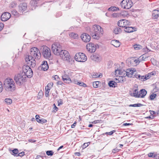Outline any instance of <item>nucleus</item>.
I'll use <instances>...</instances> for the list:
<instances>
[{
	"label": "nucleus",
	"mask_w": 159,
	"mask_h": 159,
	"mask_svg": "<svg viewBox=\"0 0 159 159\" xmlns=\"http://www.w3.org/2000/svg\"><path fill=\"white\" fill-rule=\"evenodd\" d=\"M41 57V53L39 50L36 48L34 47L30 49V55L25 59L27 64H30L32 68L36 66V61L34 59H39Z\"/></svg>",
	"instance_id": "nucleus-1"
},
{
	"label": "nucleus",
	"mask_w": 159,
	"mask_h": 159,
	"mask_svg": "<svg viewBox=\"0 0 159 159\" xmlns=\"http://www.w3.org/2000/svg\"><path fill=\"white\" fill-rule=\"evenodd\" d=\"M89 32L93 38L98 39L102 35L103 30L100 26L95 25L90 29Z\"/></svg>",
	"instance_id": "nucleus-2"
},
{
	"label": "nucleus",
	"mask_w": 159,
	"mask_h": 159,
	"mask_svg": "<svg viewBox=\"0 0 159 159\" xmlns=\"http://www.w3.org/2000/svg\"><path fill=\"white\" fill-rule=\"evenodd\" d=\"M4 88L7 91H12L15 90V85L13 80L11 78L6 79L4 83Z\"/></svg>",
	"instance_id": "nucleus-3"
},
{
	"label": "nucleus",
	"mask_w": 159,
	"mask_h": 159,
	"mask_svg": "<svg viewBox=\"0 0 159 159\" xmlns=\"http://www.w3.org/2000/svg\"><path fill=\"white\" fill-rule=\"evenodd\" d=\"M40 50L44 57L49 60L51 58V51L49 48L46 46H43L42 47Z\"/></svg>",
	"instance_id": "nucleus-4"
},
{
	"label": "nucleus",
	"mask_w": 159,
	"mask_h": 159,
	"mask_svg": "<svg viewBox=\"0 0 159 159\" xmlns=\"http://www.w3.org/2000/svg\"><path fill=\"white\" fill-rule=\"evenodd\" d=\"M23 74V73L18 74L15 76L14 80L16 84L19 85H21L23 82L26 81V77L24 76Z\"/></svg>",
	"instance_id": "nucleus-5"
},
{
	"label": "nucleus",
	"mask_w": 159,
	"mask_h": 159,
	"mask_svg": "<svg viewBox=\"0 0 159 159\" xmlns=\"http://www.w3.org/2000/svg\"><path fill=\"white\" fill-rule=\"evenodd\" d=\"M52 50L53 53L56 55L60 54L62 51L61 46L59 43H55L52 46Z\"/></svg>",
	"instance_id": "nucleus-6"
},
{
	"label": "nucleus",
	"mask_w": 159,
	"mask_h": 159,
	"mask_svg": "<svg viewBox=\"0 0 159 159\" xmlns=\"http://www.w3.org/2000/svg\"><path fill=\"white\" fill-rule=\"evenodd\" d=\"M23 71L24 76L30 78L33 75V72L30 67L28 66L24 65L23 67Z\"/></svg>",
	"instance_id": "nucleus-7"
},
{
	"label": "nucleus",
	"mask_w": 159,
	"mask_h": 159,
	"mask_svg": "<svg viewBox=\"0 0 159 159\" xmlns=\"http://www.w3.org/2000/svg\"><path fill=\"white\" fill-rule=\"evenodd\" d=\"M75 58L78 61L84 62L86 61L87 57L84 53L79 52L76 54Z\"/></svg>",
	"instance_id": "nucleus-8"
},
{
	"label": "nucleus",
	"mask_w": 159,
	"mask_h": 159,
	"mask_svg": "<svg viewBox=\"0 0 159 159\" xmlns=\"http://www.w3.org/2000/svg\"><path fill=\"white\" fill-rule=\"evenodd\" d=\"M120 5L124 9H129L133 5V2L130 0H123L120 3Z\"/></svg>",
	"instance_id": "nucleus-9"
},
{
	"label": "nucleus",
	"mask_w": 159,
	"mask_h": 159,
	"mask_svg": "<svg viewBox=\"0 0 159 159\" xmlns=\"http://www.w3.org/2000/svg\"><path fill=\"white\" fill-rule=\"evenodd\" d=\"M118 26L125 28L126 27L129 26L131 25L130 22L125 19L120 20L117 23Z\"/></svg>",
	"instance_id": "nucleus-10"
},
{
	"label": "nucleus",
	"mask_w": 159,
	"mask_h": 159,
	"mask_svg": "<svg viewBox=\"0 0 159 159\" xmlns=\"http://www.w3.org/2000/svg\"><path fill=\"white\" fill-rule=\"evenodd\" d=\"M98 45H96L92 43H90L86 45V48L90 52H94L96 49Z\"/></svg>",
	"instance_id": "nucleus-11"
},
{
	"label": "nucleus",
	"mask_w": 159,
	"mask_h": 159,
	"mask_svg": "<svg viewBox=\"0 0 159 159\" xmlns=\"http://www.w3.org/2000/svg\"><path fill=\"white\" fill-rule=\"evenodd\" d=\"M58 55H60L64 60L69 61L70 56L69 52L66 50H62L60 54Z\"/></svg>",
	"instance_id": "nucleus-12"
},
{
	"label": "nucleus",
	"mask_w": 159,
	"mask_h": 159,
	"mask_svg": "<svg viewBox=\"0 0 159 159\" xmlns=\"http://www.w3.org/2000/svg\"><path fill=\"white\" fill-rule=\"evenodd\" d=\"M27 7V4L23 3L20 4L18 7V12L20 14H22L23 12L25 11Z\"/></svg>",
	"instance_id": "nucleus-13"
},
{
	"label": "nucleus",
	"mask_w": 159,
	"mask_h": 159,
	"mask_svg": "<svg viewBox=\"0 0 159 159\" xmlns=\"http://www.w3.org/2000/svg\"><path fill=\"white\" fill-rule=\"evenodd\" d=\"M11 17L10 13L7 12H5L1 16V20L2 21H5L9 20Z\"/></svg>",
	"instance_id": "nucleus-14"
},
{
	"label": "nucleus",
	"mask_w": 159,
	"mask_h": 159,
	"mask_svg": "<svg viewBox=\"0 0 159 159\" xmlns=\"http://www.w3.org/2000/svg\"><path fill=\"white\" fill-rule=\"evenodd\" d=\"M81 38L82 40L86 43L89 42L91 39L90 36L85 33L82 34L81 36Z\"/></svg>",
	"instance_id": "nucleus-15"
},
{
	"label": "nucleus",
	"mask_w": 159,
	"mask_h": 159,
	"mask_svg": "<svg viewBox=\"0 0 159 159\" xmlns=\"http://www.w3.org/2000/svg\"><path fill=\"white\" fill-rule=\"evenodd\" d=\"M41 70L43 71L47 70L48 68V66L47 61H44L43 62L42 64L39 67Z\"/></svg>",
	"instance_id": "nucleus-16"
},
{
	"label": "nucleus",
	"mask_w": 159,
	"mask_h": 159,
	"mask_svg": "<svg viewBox=\"0 0 159 159\" xmlns=\"http://www.w3.org/2000/svg\"><path fill=\"white\" fill-rule=\"evenodd\" d=\"M136 29L135 27L127 26L125 28L124 31L126 32L130 33L136 31Z\"/></svg>",
	"instance_id": "nucleus-17"
},
{
	"label": "nucleus",
	"mask_w": 159,
	"mask_h": 159,
	"mask_svg": "<svg viewBox=\"0 0 159 159\" xmlns=\"http://www.w3.org/2000/svg\"><path fill=\"white\" fill-rule=\"evenodd\" d=\"M152 16L153 18L154 19H157L159 16V9H155L152 11Z\"/></svg>",
	"instance_id": "nucleus-18"
},
{
	"label": "nucleus",
	"mask_w": 159,
	"mask_h": 159,
	"mask_svg": "<svg viewBox=\"0 0 159 159\" xmlns=\"http://www.w3.org/2000/svg\"><path fill=\"white\" fill-rule=\"evenodd\" d=\"M62 80L65 83H69L71 82V80L69 76L67 75H64L62 76Z\"/></svg>",
	"instance_id": "nucleus-19"
},
{
	"label": "nucleus",
	"mask_w": 159,
	"mask_h": 159,
	"mask_svg": "<svg viewBox=\"0 0 159 159\" xmlns=\"http://www.w3.org/2000/svg\"><path fill=\"white\" fill-rule=\"evenodd\" d=\"M126 72L127 76L129 77H131L132 75L134 74V73L136 72L134 69L132 70L130 69L127 70Z\"/></svg>",
	"instance_id": "nucleus-20"
},
{
	"label": "nucleus",
	"mask_w": 159,
	"mask_h": 159,
	"mask_svg": "<svg viewBox=\"0 0 159 159\" xmlns=\"http://www.w3.org/2000/svg\"><path fill=\"white\" fill-rule=\"evenodd\" d=\"M35 117L36 120L39 123L43 124L47 122V120L44 119H39L40 117L39 115H36Z\"/></svg>",
	"instance_id": "nucleus-21"
},
{
	"label": "nucleus",
	"mask_w": 159,
	"mask_h": 159,
	"mask_svg": "<svg viewBox=\"0 0 159 159\" xmlns=\"http://www.w3.org/2000/svg\"><path fill=\"white\" fill-rule=\"evenodd\" d=\"M136 78L139 79L142 81H144L149 78V76L147 75L145 76H141L140 75H136L135 77Z\"/></svg>",
	"instance_id": "nucleus-22"
},
{
	"label": "nucleus",
	"mask_w": 159,
	"mask_h": 159,
	"mask_svg": "<svg viewBox=\"0 0 159 159\" xmlns=\"http://www.w3.org/2000/svg\"><path fill=\"white\" fill-rule=\"evenodd\" d=\"M147 93V91L144 89H141L139 93V98H143L146 95Z\"/></svg>",
	"instance_id": "nucleus-23"
},
{
	"label": "nucleus",
	"mask_w": 159,
	"mask_h": 159,
	"mask_svg": "<svg viewBox=\"0 0 159 159\" xmlns=\"http://www.w3.org/2000/svg\"><path fill=\"white\" fill-rule=\"evenodd\" d=\"M115 80L116 82L113 81H111L109 82L108 85L110 87H115V85L116 84V83H118L119 82V80H118L117 79H115Z\"/></svg>",
	"instance_id": "nucleus-24"
},
{
	"label": "nucleus",
	"mask_w": 159,
	"mask_h": 159,
	"mask_svg": "<svg viewBox=\"0 0 159 159\" xmlns=\"http://www.w3.org/2000/svg\"><path fill=\"white\" fill-rule=\"evenodd\" d=\"M146 57H144V56L142 55L139 58V59L137 60H135L134 61L135 62V63L137 64V63H139L140 61H144L145 60V59H146Z\"/></svg>",
	"instance_id": "nucleus-25"
},
{
	"label": "nucleus",
	"mask_w": 159,
	"mask_h": 159,
	"mask_svg": "<svg viewBox=\"0 0 159 159\" xmlns=\"http://www.w3.org/2000/svg\"><path fill=\"white\" fill-rule=\"evenodd\" d=\"M132 94L133 96L136 98H139L140 97L138 89H134Z\"/></svg>",
	"instance_id": "nucleus-26"
},
{
	"label": "nucleus",
	"mask_w": 159,
	"mask_h": 159,
	"mask_svg": "<svg viewBox=\"0 0 159 159\" xmlns=\"http://www.w3.org/2000/svg\"><path fill=\"white\" fill-rule=\"evenodd\" d=\"M128 16V12L126 11H122L119 14V16L125 17H127Z\"/></svg>",
	"instance_id": "nucleus-27"
},
{
	"label": "nucleus",
	"mask_w": 159,
	"mask_h": 159,
	"mask_svg": "<svg viewBox=\"0 0 159 159\" xmlns=\"http://www.w3.org/2000/svg\"><path fill=\"white\" fill-rule=\"evenodd\" d=\"M113 45L115 47H118L120 45V43L117 40H114L112 41Z\"/></svg>",
	"instance_id": "nucleus-28"
},
{
	"label": "nucleus",
	"mask_w": 159,
	"mask_h": 159,
	"mask_svg": "<svg viewBox=\"0 0 159 159\" xmlns=\"http://www.w3.org/2000/svg\"><path fill=\"white\" fill-rule=\"evenodd\" d=\"M90 57L92 60L94 61H98L99 60V56L97 55H92Z\"/></svg>",
	"instance_id": "nucleus-29"
},
{
	"label": "nucleus",
	"mask_w": 159,
	"mask_h": 159,
	"mask_svg": "<svg viewBox=\"0 0 159 159\" xmlns=\"http://www.w3.org/2000/svg\"><path fill=\"white\" fill-rule=\"evenodd\" d=\"M69 36L70 37L74 39H75L77 38L78 34H77L72 32L69 34Z\"/></svg>",
	"instance_id": "nucleus-30"
},
{
	"label": "nucleus",
	"mask_w": 159,
	"mask_h": 159,
	"mask_svg": "<svg viewBox=\"0 0 159 159\" xmlns=\"http://www.w3.org/2000/svg\"><path fill=\"white\" fill-rule=\"evenodd\" d=\"M121 32V30L120 28L119 27H117L114 30V32L116 34H117Z\"/></svg>",
	"instance_id": "nucleus-31"
},
{
	"label": "nucleus",
	"mask_w": 159,
	"mask_h": 159,
	"mask_svg": "<svg viewBox=\"0 0 159 159\" xmlns=\"http://www.w3.org/2000/svg\"><path fill=\"white\" fill-rule=\"evenodd\" d=\"M121 71L120 74V76L121 77H125L126 76H127V75H126V71H125L124 70H121Z\"/></svg>",
	"instance_id": "nucleus-32"
},
{
	"label": "nucleus",
	"mask_w": 159,
	"mask_h": 159,
	"mask_svg": "<svg viewBox=\"0 0 159 159\" xmlns=\"http://www.w3.org/2000/svg\"><path fill=\"white\" fill-rule=\"evenodd\" d=\"M134 49L135 50H138L142 48V47L139 45L135 44L133 46Z\"/></svg>",
	"instance_id": "nucleus-33"
},
{
	"label": "nucleus",
	"mask_w": 159,
	"mask_h": 159,
	"mask_svg": "<svg viewBox=\"0 0 159 159\" xmlns=\"http://www.w3.org/2000/svg\"><path fill=\"white\" fill-rule=\"evenodd\" d=\"M12 155H14V156L17 157V154L19 153V151L17 149H15L13 150H12Z\"/></svg>",
	"instance_id": "nucleus-34"
},
{
	"label": "nucleus",
	"mask_w": 159,
	"mask_h": 159,
	"mask_svg": "<svg viewBox=\"0 0 159 159\" xmlns=\"http://www.w3.org/2000/svg\"><path fill=\"white\" fill-rule=\"evenodd\" d=\"M143 105V104L141 103H137L134 104H131L129 105L130 107H139L142 106Z\"/></svg>",
	"instance_id": "nucleus-35"
},
{
	"label": "nucleus",
	"mask_w": 159,
	"mask_h": 159,
	"mask_svg": "<svg viewBox=\"0 0 159 159\" xmlns=\"http://www.w3.org/2000/svg\"><path fill=\"white\" fill-rule=\"evenodd\" d=\"M102 76V75H101V74L98 75V74L97 73H94L92 76L94 78L101 77Z\"/></svg>",
	"instance_id": "nucleus-36"
},
{
	"label": "nucleus",
	"mask_w": 159,
	"mask_h": 159,
	"mask_svg": "<svg viewBox=\"0 0 159 159\" xmlns=\"http://www.w3.org/2000/svg\"><path fill=\"white\" fill-rule=\"evenodd\" d=\"M5 102L7 103V104H11L12 102V100L10 98H6L5 99Z\"/></svg>",
	"instance_id": "nucleus-37"
},
{
	"label": "nucleus",
	"mask_w": 159,
	"mask_h": 159,
	"mask_svg": "<svg viewBox=\"0 0 159 159\" xmlns=\"http://www.w3.org/2000/svg\"><path fill=\"white\" fill-rule=\"evenodd\" d=\"M148 156L150 157L154 158L156 157L157 155L154 153H150L148 154Z\"/></svg>",
	"instance_id": "nucleus-38"
},
{
	"label": "nucleus",
	"mask_w": 159,
	"mask_h": 159,
	"mask_svg": "<svg viewBox=\"0 0 159 159\" xmlns=\"http://www.w3.org/2000/svg\"><path fill=\"white\" fill-rule=\"evenodd\" d=\"M118 9V8H117L115 7H111L108 9L109 11H115L117 10Z\"/></svg>",
	"instance_id": "nucleus-39"
},
{
	"label": "nucleus",
	"mask_w": 159,
	"mask_h": 159,
	"mask_svg": "<svg viewBox=\"0 0 159 159\" xmlns=\"http://www.w3.org/2000/svg\"><path fill=\"white\" fill-rule=\"evenodd\" d=\"M53 82H50V83H49L45 87L46 88H49V89H50L53 86Z\"/></svg>",
	"instance_id": "nucleus-40"
},
{
	"label": "nucleus",
	"mask_w": 159,
	"mask_h": 159,
	"mask_svg": "<svg viewBox=\"0 0 159 159\" xmlns=\"http://www.w3.org/2000/svg\"><path fill=\"white\" fill-rule=\"evenodd\" d=\"M121 71V70L119 69H117L115 71V74L116 76L120 75V74Z\"/></svg>",
	"instance_id": "nucleus-41"
},
{
	"label": "nucleus",
	"mask_w": 159,
	"mask_h": 159,
	"mask_svg": "<svg viewBox=\"0 0 159 159\" xmlns=\"http://www.w3.org/2000/svg\"><path fill=\"white\" fill-rule=\"evenodd\" d=\"M157 96L156 94L152 93L150 96V98L151 100H153Z\"/></svg>",
	"instance_id": "nucleus-42"
},
{
	"label": "nucleus",
	"mask_w": 159,
	"mask_h": 159,
	"mask_svg": "<svg viewBox=\"0 0 159 159\" xmlns=\"http://www.w3.org/2000/svg\"><path fill=\"white\" fill-rule=\"evenodd\" d=\"M99 84L98 81H95L93 83V85L94 88H97Z\"/></svg>",
	"instance_id": "nucleus-43"
},
{
	"label": "nucleus",
	"mask_w": 159,
	"mask_h": 159,
	"mask_svg": "<svg viewBox=\"0 0 159 159\" xmlns=\"http://www.w3.org/2000/svg\"><path fill=\"white\" fill-rule=\"evenodd\" d=\"M151 61L154 65H156L157 64V61L153 58H151Z\"/></svg>",
	"instance_id": "nucleus-44"
},
{
	"label": "nucleus",
	"mask_w": 159,
	"mask_h": 159,
	"mask_svg": "<svg viewBox=\"0 0 159 159\" xmlns=\"http://www.w3.org/2000/svg\"><path fill=\"white\" fill-rule=\"evenodd\" d=\"M115 132V130H113L112 131H111L109 132H106L105 133H103L102 134V135H104L105 134L107 135H112Z\"/></svg>",
	"instance_id": "nucleus-45"
},
{
	"label": "nucleus",
	"mask_w": 159,
	"mask_h": 159,
	"mask_svg": "<svg viewBox=\"0 0 159 159\" xmlns=\"http://www.w3.org/2000/svg\"><path fill=\"white\" fill-rule=\"evenodd\" d=\"M46 154L48 156H52L53 154V152L52 151H48L46 152Z\"/></svg>",
	"instance_id": "nucleus-46"
},
{
	"label": "nucleus",
	"mask_w": 159,
	"mask_h": 159,
	"mask_svg": "<svg viewBox=\"0 0 159 159\" xmlns=\"http://www.w3.org/2000/svg\"><path fill=\"white\" fill-rule=\"evenodd\" d=\"M12 13L14 16H17L19 13V12L17 11L16 10H13L12 11Z\"/></svg>",
	"instance_id": "nucleus-47"
},
{
	"label": "nucleus",
	"mask_w": 159,
	"mask_h": 159,
	"mask_svg": "<svg viewBox=\"0 0 159 159\" xmlns=\"http://www.w3.org/2000/svg\"><path fill=\"white\" fill-rule=\"evenodd\" d=\"M78 83V85L81 86H82L84 87H86L87 86L86 84L83 82H80L79 81L78 83Z\"/></svg>",
	"instance_id": "nucleus-48"
},
{
	"label": "nucleus",
	"mask_w": 159,
	"mask_h": 159,
	"mask_svg": "<svg viewBox=\"0 0 159 159\" xmlns=\"http://www.w3.org/2000/svg\"><path fill=\"white\" fill-rule=\"evenodd\" d=\"M16 3L15 2H12L10 5L9 7L10 8H13L16 7Z\"/></svg>",
	"instance_id": "nucleus-49"
},
{
	"label": "nucleus",
	"mask_w": 159,
	"mask_h": 159,
	"mask_svg": "<svg viewBox=\"0 0 159 159\" xmlns=\"http://www.w3.org/2000/svg\"><path fill=\"white\" fill-rule=\"evenodd\" d=\"M89 144V142L84 143L82 146L83 148H85L88 147Z\"/></svg>",
	"instance_id": "nucleus-50"
},
{
	"label": "nucleus",
	"mask_w": 159,
	"mask_h": 159,
	"mask_svg": "<svg viewBox=\"0 0 159 159\" xmlns=\"http://www.w3.org/2000/svg\"><path fill=\"white\" fill-rule=\"evenodd\" d=\"M3 90V86L2 83L0 81V93H1Z\"/></svg>",
	"instance_id": "nucleus-51"
},
{
	"label": "nucleus",
	"mask_w": 159,
	"mask_h": 159,
	"mask_svg": "<svg viewBox=\"0 0 159 159\" xmlns=\"http://www.w3.org/2000/svg\"><path fill=\"white\" fill-rule=\"evenodd\" d=\"M119 13H114L112 14V16L113 17H119Z\"/></svg>",
	"instance_id": "nucleus-52"
},
{
	"label": "nucleus",
	"mask_w": 159,
	"mask_h": 159,
	"mask_svg": "<svg viewBox=\"0 0 159 159\" xmlns=\"http://www.w3.org/2000/svg\"><path fill=\"white\" fill-rule=\"evenodd\" d=\"M25 154V152H20L17 155V157L20 156L21 157L23 156Z\"/></svg>",
	"instance_id": "nucleus-53"
},
{
	"label": "nucleus",
	"mask_w": 159,
	"mask_h": 159,
	"mask_svg": "<svg viewBox=\"0 0 159 159\" xmlns=\"http://www.w3.org/2000/svg\"><path fill=\"white\" fill-rule=\"evenodd\" d=\"M4 25L3 23H0V31L2 30L3 28L4 27Z\"/></svg>",
	"instance_id": "nucleus-54"
},
{
	"label": "nucleus",
	"mask_w": 159,
	"mask_h": 159,
	"mask_svg": "<svg viewBox=\"0 0 159 159\" xmlns=\"http://www.w3.org/2000/svg\"><path fill=\"white\" fill-rule=\"evenodd\" d=\"M53 105L54 106V111L56 112L57 111L58 108L56 106L55 104H54Z\"/></svg>",
	"instance_id": "nucleus-55"
},
{
	"label": "nucleus",
	"mask_w": 159,
	"mask_h": 159,
	"mask_svg": "<svg viewBox=\"0 0 159 159\" xmlns=\"http://www.w3.org/2000/svg\"><path fill=\"white\" fill-rule=\"evenodd\" d=\"M143 49L144 51L145 52H148L150 51V50L148 49L147 47L146 48H143Z\"/></svg>",
	"instance_id": "nucleus-56"
},
{
	"label": "nucleus",
	"mask_w": 159,
	"mask_h": 159,
	"mask_svg": "<svg viewBox=\"0 0 159 159\" xmlns=\"http://www.w3.org/2000/svg\"><path fill=\"white\" fill-rule=\"evenodd\" d=\"M45 89L46 90L45 93H49V91H50V89H49V88H46L45 87Z\"/></svg>",
	"instance_id": "nucleus-57"
},
{
	"label": "nucleus",
	"mask_w": 159,
	"mask_h": 159,
	"mask_svg": "<svg viewBox=\"0 0 159 159\" xmlns=\"http://www.w3.org/2000/svg\"><path fill=\"white\" fill-rule=\"evenodd\" d=\"M76 123H77V122L75 121V122L73 123V124L71 125V128H74L75 127V126L76 125Z\"/></svg>",
	"instance_id": "nucleus-58"
},
{
	"label": "nucleus",
	"mask_w": 159,
	"mask_h": 159,
	"mask_svg": "<svg viewBox=\"0 0 159 159\" xmlns=\"http://www.w3.org/2000/svg\"><path fill=\"white\" fill-rule=\"evenodd\" d=\"M119 149H117V148H116L115 149H114L112 150V152H113L114 153L118 152L119 151Z\"/></svg>",
	"instance_id": "nucleus-59"
},
{
	"label": "nucleus",
	"mask_w": 159,
	"mask_h": 159,
	"mask_svg": "<svg viewBox=\"0 0 159 159\" xmlns=\"http://www.w3.org/2000/svg\"><path fill=\"white\" fill-rule=\"evenodd\" d=\"M100 121H101V120H96L94 121L93 122V123H94V124H96L97 123H100Z\"/></svg>",
	"instance_id": "nucleus-60"
},
{
	"label": "nucleus",
	"mask_w": 159,
	"mask_h": 159,
	"mask_svg": "<svg viewBox=\"0 0 159 159\" xmlns=\"http://www.w3.org/2000/svg\"><path fill=\"white\" fill-rule=\"evenodd\" d=\"M29 141L30 142L34 143L36 142V140L32 139H30L29 140Z\"/></svg>",
	"instance_id": "nucleus-61"
},
{
	"label": "nucleus",
	"mask_w": 159,
	"mask_h": 159,
	"mask_svg": "<svg viewBox=\"0 0 159 159\" xmlns=\"http://www.w3.org/2000/svg\"><path fill=\"white\" fill-rule=\"evenodd\" d=\"M54 78V79L56 80H57L59 79L58 76L57 75H55Z\"/></svg>",
	"instance_id": "nucleus-62"
},
{
	"label": "nucleus",
	"mask_w": 159,
	"mask_h": 159,
	"mask_svg": "<svg viewBox=\"0 0 159 159\" xmlns=\"http://www.w3.org/2000/svg\"><path fill=\"white\" fill-rule=\"evenodd\" d=\"M75 154L78 156H80V152H75Z\"/></svg>",
	"instance_id": "nucleus-63"
},
{
	"label": "nucleus",
	"mask_w": 159,
	"mask_h": 159,
	"mask_svg": "<svg viewBox=\"0 0 159 159\" xmlns=\"http://www.w3.org/2000/svg\"><path fill=\"white\" fill-rule=\"evenodd\" d=\"M151 114L153 115L155 114H156V112L153 111H150Z\"/></svg>",
	"instance_id": "nucleus-64"
}]
</instances>
